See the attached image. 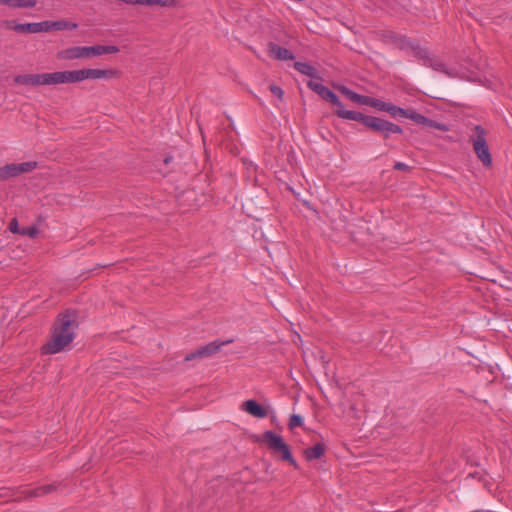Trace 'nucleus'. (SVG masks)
Segmentation results:
<instances>
[{"label": "nucleus", "mask_w": 512, "mask_h": 512, "mask_svg": "<svg viewBox=\"0 0 512 512\" xmlns=\"http://www.w3.org/2000/svg\"><path fill=\"white\" fill-rule=\"evenodd\" d=\"M77 327L73 312L61 314L54 324L50 340L42 347L45 354H56L64 350L74 339Z\"/></svg>", "instance_id": "1"}, {"label": "nucleus", "mask_w": 512, "mask_h": 512, "mask_svg": "<svg viewBox=\"0 0 512 512\" xmlns=\"http://www.w3.org/2000/svg\"><path fill=\"white\" fill-rule=\"evenodd\" d=\"M119 48L114 45L71 46L57 53L60 60H88L104 54L118 53Z\"/></svg>", "instance_id": "2"}, {"label": "nucleus", "mask_w": 512, "mask_h": 512, "mask_svg": "<svg viewBox=\"0 0 512 512\" xmlns=\"http://www.w3.org/2000/svg\"><path fill=\"white\" fill-rule=\"evenodd\" d=\"M339 114L340 118L362 122L367 128L382 133L386 138L391 134L402 133V129L398 125L377 117L365 116L359 112L349 110H341Z\"/></svg>", "instance_id": "3"}, {"label": "nucleus", "mask_w": 512, "mask_h": 512, "mask_svg": "<svg viewBox=\"0 0 512 512\" xmlns=\"http://www.w3.org/2000/svg\"><path fill=\"white\" fill-rule=\"evenodd\" d=\"M264 442L275 454L279 455L283 460L289 461L292 465L296 466L295 460L292 458L288 445L284 442L281 436L267 431L263 435Z\"/></svg>", "instance_id": "4"}, {"label": "nucleus", "mask_w": 512, "mask_h": 512, "mask_svg": "<svg viewBox=\"0 0 512 512\" xmlns=\"http://www.w3.org/2000/svg\"><path fill=\"white\" fill-rule=\"evenodd\" d=\"M474 130L475 135L472 138L474 151L485 166H490L492 159L485 139V130L480 126H476Z\"/></svg>", "instance_id": "5"}, {"label": "nucleus", "mask_w": 512, "mask_h": 512, "mask_svg": "<svg viewBox=\"0 0 512 512\" xmlns=\"http://www.w3.org/2000/svg\"><path fill=\"white\" fill-rule=\"evenodd\" d=\"M76 83H80L79 69L45 73V84L48 86Z\"/></svg>", "instance_id": "6"}, {"label": "nucleus", "mask_w": 512, "mask_h": 512, "mask_svg": "<svg viewBox=\"0 0 512 512\" xmlns=\"http://www.w3.org/2000/svg\"><path fill=\"white\" fill-rule=\"evenodd\" d=\"M80 82L85 80H111L119 76L116 69L83 68L79 69Z\"/></svg>", "instance_id": "7"}, {"label": "nucleus", "mask_w": 512, "mask_h": 512, "mask_svg": "<svg viewBox=\"0 0 512 512\" xmlns=\"http://www.w3.org/2000/svg\"><path fill=\"white\" fill-rule=\"evenodd\" d=\"M36 166L37 163L34 161L7 164L0 168V180H6L11 177L31 172L36 168Z\"/></svg>", "instance_id": "8"}, {"label": "nucleus", "mask_w": 512, "mask_h": 512, "mask_svg": "<svg viewBox=\"0 0 512 512\" xmlns=\"http://www.w3.org/2000/svg\"><path fill=\"white\" fill-rule=\"evenodd\" d=\"M230 342L231 341H225V342L214 341V342H211V343H209V344L199 348L197 351L188 354L186 356L185 360L186 361H191V360H194L196 358L210 357L213 354L217 353L223 345L228 344Z\"/></svg>", "instance_id": "9"}, {"label": "nucleus", "mask_w": 512, "mask_h": 512, "mask_svg": "<svg viewBox=\"0 0 512 512\" xmlns=\"http://www.w3.org/2000/svg\"><path fill=\"white\" fill-rule=\"evenodd\" d=\"M7 27L20 33H40L47 32L48 25L46 21L26 24H16L14 22H9Z\"/></svg>", "instance_id": "10"}, {"label": "nucleus", "mask_w": 512, "mask_h": 512, "mask_svg": "<svg viewBox=\"0 0 512 512\" xmlns=\"http://www.w3.org/2000/svg\"><path fill=\"white\" fill-rule=\"evenodd\" d=\"M15 83L20 85L45 86V73L23 74L14 78Z\"/></svg>", "instance_id": "11"}, {"label": "nucleus", "mask_w": 512, "mask_h": 512, "mask_svg": "<svg viewBox=\"0 0 512 512\" xmlns=\"http://www.w3.org/2000/svg\"><path fill=\"white\" fill-rule=\"evenodd\" d=\"M241 409L256 418H265L268 415L266 408L258 404L255 400H247L243 402Z\"/></svg>", "instance_id": "12"}, {"label": "nucleus", "mask_w": 512, "mask_h": 512, "mask_svg": "<svg viewBox=\"0 0 512 512\" xmlns=\"http://www.w3.org/2000/svg\"><path fill=\"white\" fill-rule=\"evenodd\" d=\"M335 88L354 103L366 105V103L368 102L367 96L357 94L343 85H336Z\"/></svg>", "instance_id": "13"}, {"label": "nucleus", "mask_w": 512, "mask_h": 512, "mask_svg": "<svg viewBox=\"0 0 512 512\" xmlns=\"http://www.w3.org/2000/svg\"><path fill=\"white\" fill-rule=\"evenodd\" d=\"M322 99H324L325 101L333 104L336 106V110H335V114L340 117V114L339 112L341 110H345L343 108V105L342 103L340 102V100L338 99V97L331 91L329 90L327 87L324 88V90L320 93L319 95Z\"/></svg>", "instance_id": "14"}, {"label": "nucleus", "mask_w": 512, "mask_h": 512, "mask_svg": "<svg viewBox=\"0 0 512 512\" xmlns=\"http://www.w3.org/2000/svg\"><path fill=\"white\" fill-rule=\"evenodd\" d=\"M0 4L6 5L12 9L30 8L36 5L35 0H0Z\"/></svg>", "instance_id": "15"}, {"label": "nucleus", "mask_w": 512, "mask_h": 512, "mask_svg": "<svg viewBox=\"0 0 512 512\" xmlns=\"http://www.w3.org/2000/svg\"><path fill=\"white\" fill-rule=\"evenodd\" d=\"M269 51L270 54L278 60H289L293 58V55L289 50L277 45H271Z\"/></svg>", "instance_id": "16"}, {"label": "nucleus", "mask_w": 512, "mask_h": 512, "mask_svg": "<svg viewBox=\"0 0 512 512\" xmlns=\"http://www.w3.org/2000/svg\"><path fill=\"white\" fill-rule=\"evenodd\" d=\"M47 22V32L52 30H73L77 27L75 23L67 22V21H46Z\"/></svg>", "instance_id": "17"}, {"label": "nucleus", "mask_w": 512, "mask_h": 512, "mask_svg": "<svg viewBox=\"0 0 512 512\" xmlns=\"http://www.w3.org/2000/svg\"><path fill=\"white\" fill-rule=\"evenodd\" d=\"M304 454L308 460L318 459L324 454V446L316 444L313 447L307 448Z\"/></svg>", "instance_id": "18"}, {"label": "nucleus", "mask_w": 512, "mask_h": 512, "mask_svg": "<svg viewBox=\"0 0 512 512\" xmlns=\"http://www.w3.org/2000/svg\"><path fill=\"white\" fill-rule=\"evenodd\" d=\"M294 67L298 72L304 75L310 76L312 78L317 77V70L307 63L296 62L294 64Z\"/></svg>", "instance_id": "19"}, {"label": "nucleus", "mask_w": 512, "mask_h": 512, "mask_svg": "<svg viewBox=\"0 0 512 512\" xmlns=\"http://www.w3.org/2000/svg\"><path fill=\"white\" fill-rule=\"evenodd\" d=\"M404 117L411 119L412 121L419 125H426V123H429L427 117L417 113L414 110H406V114Z\"/></svg>", "instance_id": "20"}, {"label": "nucleus", "mask_w": 512, "mask_h": 512, "mask_svg": "<svg viewBox=\"0 0 512 512\" xmlns=\"http://www.w3.org/2000/svg\"><path fill=\"white\" fill-rule=\"evenodd\" d=\"M174 4V0H143V5L168 7Z\"/></svg>", "instance_id": "21"}, {"label": "nucleus", "mask_w": 512, "mask_h": 512, "mask_svg": "<svg viewBox=\"0 0 512 512\" xmlns=\"http://www.w3.org/2000/svg\"><path fill=\"white\" fill-rule=\"evenodd\" d=\"M366 105L374 107L380 111H385L387 103L378 99L368 97V102L366 103Z\"/></svg>", "instance_id": "22"}, {"label": "nucleus", "mask_w": 512, "mask_h": 512, "mask_svg": "<svg viewBox=\"0 0 512 512\" xmlns=\"http://www.w3.org/2000/svg\"><path fill=\"white\" fill-rule=\"evenodd\" d=\"M385 111L390 113L392 116H396L397 114H399L402 117H404L406 114V110H404L400 107H397L391 103H387Z\"/></svg>", "instance_id": "23"}, {"label": "nucleus", "mask_w": 512, "mask_h": 512, "mask_svg": "<svg viewBox=\"0 0 512 512\" xmlns=\"http://www.w3.org/2000/svg\"><path fill=\"white\" fill-rule=\"evenodd\" d=\"M303 425V418L300 415L293 414L289 420V428L294 429Z\"/></svg>", "instance_id": "24"}, {"label": "nucleus", "mask_w": 512, "mask_h": 512, "mask_svg": "<svg viewBox=\"0 0 512 512\" xmlns=\"http://www.w3.org/2000/svg\"><path fill=\"white\" fill-rule=\"evenodd\" d=\"M307 86L313 90L315 93L320 95V93L324 90L325 86L319 83L318 81L310 80L307 83Z\"/></svg>", "instance_id": "25"}, {"label": "nucleus", "mask_w": 512, "mask_h": 512, "mask_svg": "<svg viewBox=\"0 0 512 512\" xmlns=\"http://www.w3.org/2000/svg\"><path fill=\"white\" fill-rule=\"evenodd\" d=\"M19 234L33 238L38 234V229L34 226L23 227Z\"/></svg>", "instance_id": "26"}, {"label": "nucleus", "mask_w": 512, "mask_h": 512, "mask_svg": "<svg viewBox=\"0 0 512 512\" xmlns=\"http://www.w3.org/2000/svg\"><path fill=\"white\" fill-rule=\"evenodd\" d=\"M269 90L271 91V93L273 95H275L280 101L283 100V96H284V91L277 85L275 84H271L269 86Z\"/></svg>", "instance_id": "27"}, {"label": "nucleus", "mask_w": 512, "mask_h": 512, "mask_svg": "<svg viewBox=\"0 0 512 512\" xmlns=\"http://www.w3.org/2000/svg\"><path fill=\"white\" fill-rule=\"evenodd\" d=\"M428 122L429 123H426L425 126H429V127L441 130V131H448V127L446 125H444V124L435 122V121L430 120V119H428Z\"/></svg>", "instance_id": "28"}, {"label": "nucleus", "mask_w": 512, "mask_h": 512, "mask_svg": "<svg viewBox=\"0 0 512 512\" xmlns=\"http://www.w3.org/2000/svg\"><path fill=\"white\" fill-rule=\"evenodd\" d=\"M9 230L12 233H18V234L20 233L21 228H19L18 222H17V220L15 218L10 221V223H9Z\"/></svg>", "instance_id": "29"}, {"label": "nucleus", "mask_w": 512, "mask_h": 512, "mask_svg": "<svg viewBox=\"0 0 512 512\" xmlns=\"http://www.w3.org/2000/svg\"><path fill=\"white\" fill-rule=\"evenodd\" d=\"M51 490V486H44L35 491V496L44 495Z\"/></svg>", "instance_id": "30"}, {"label": "nucleus", "mask_w": 512, "mask_h": 512, "mask_svg": "<svg viewBox=\"0 0 512 512\" xmlns=\"http://www.w3.org/2000/svg\"><path fill=\"white\" fill-rule=\"evenodd\" d=\"M394 168L396 170H408L409 169L408 165H406L405 163H402V162L395 163Z\"/></svg>", "instance_id": "31"}]
</instances>
